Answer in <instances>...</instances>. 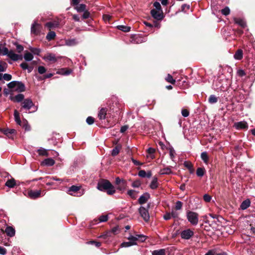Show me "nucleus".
Segmentation results:
<instances>
[{
  "label": "nucleus",
  "instance_id": "obj_20",
  "mask_svg": "<svg viewBox=\"0 0 255 255\" xmlns=\"http://www.w3.org/2000/svg\"><path fill=\"white\" fill-rule=\"evenodd\" d=\"M5 232L7 235L10 237L14 236L15 235V230L11 227H7L5 229Z\"/></svg>",
  "mask_w": 255,
  "mask_h": 255
},
{
  "label": "nucleus",
  "instance_id": "obj_24",
  "mask_svg": "<svg viewBox=\"0 0 255 255\" xmlns=\"http://www.w3.org/2000/svg\"><path fill=\"white\" fill-rule=\"evenodd\" d=\"M78 43V41L76 39H71L66 40L65 44L69 46H73L77 45Z\"/></svg>",
  "mask_w": 255,
  "mask_h": 255
},
{
  "label": "nucleus",
  "instance_id": "obj_58",
  "mask_svg": "<svg viewBox=\"0 0 255 255\" xmlns=\"http://www.w3.org/2000/svg\"><path fill=\"white\" fill-rule=\"evenodd\" d=\"M203 199L205 201H206L207 202H210V201L212 199V197L210 195H209L208 194H205L203 196Z\"/></svg>",
  "mask_w": 255,
  "mask_h": 255
},
{
  "label": "nucleus",
  "instance_id": "obj_61",
  "mask_svg": "<svg viewBox=\"0 0 255 255\" xmlns=\"http://www.w3.org/2000/svg\"><path fill=\"white\" fill-rule=\"evenodd\" d=\"M181 114L184 117H187L189 115L188 111L186 109H183L181 111Z\"/></svg>",
  "mask_w": 255,
  "mask_h": 255
},
{
  "label": "nucleus",
  "instance_id": "obj_36",
  "mask_svg": "<svg viewBox=\"0 0 255 255\" xmlns=\"http://www.w3.org/2000/svg\"><path fill=\"white\" fill-rule=\"evenodd\" d=\"M118 29L124 32H128L130 30V27L129 26H125L123 25H120L117 26Z\"/></svg>",
  "mask_w": 255,
  "mask_h": 255
},
{
  "label": "nucleus",
  "instance_id": "obj_22",
  "mask_svg": "<svg viewBox=\"0 0 255 255\" xmlns=\"http://www.w3.org/2000/svg\"><path fill=\"white\" fill-rule=\"evenodd\" d=\"M150 188L152 189H155L158 186V179L157 177H154L150 184Z\"/></svg>",
  "mask_w": 255,
  "mask_h": 255
},
{
  "label": "nucleus",
  "instance_id": "obj_1",
  "mask_svg": "<svg viewBox=\"0 0 255 255\" xmlns=\"http://www.w3.org/2000/svg\"><path fill=\"white\" fill-rule=\"evenodd\" d=\"M97 188L102 191H106L109 195H113L116 192L114 186L107 180H103L98 183Z\"/></svg>",
  "mask_w": 255,
  "mask_h": 255
},
{
  "label": "nucleus",
  "instance_id": "obj_13",
  "mask_svg": "<svg viewBox=\"0 0 255 255\" xmlns=\"http://www.w3.org/2000/svg\"><path fill=\"white\" fill-rule=\"evenodd\" d=\"M150 198V195L147 193L143 194L138 199V203L140 204L145 203Z\"/></svg>",
  "mask_w": 255,
  "mask_h": 255
},
{
  "label": "nucleus",
  "instance_id": "obj_3",
  "mask_svg": "<svg viewBox=\"0 0 255 255\" xmlns=\"http://www.w3.org/2000/svg\"><path fill=\"white\" fill-rule=\"evenodd\" d=\"M149 204L147 205L146 207L141 206L138 209V211L140 215L146 222H148L149 220L150 216L148 213V209L149 208Z\"/></svg>",
  "mask_w": 255,
  "mask_h": 255
},
{
  "label": "nucleus",
  "instance_id": "obj_28",
  "mask_svg": "<svg viewBox=\"0 0 255 255\" xmlns=\"http://www.w3.org/2000/svg\"><path fill=\"white\" fill-rule=\"evenodd\" d=\"M121 149V146L120 145H118L117 146H116L112 150L111 154H112V156H115L119 154Z\"/></svg>",
  "mask_w": 255,
  "mask_h": 255
},
{
  "label": "nucleus",
  "instance_id": "obj_42",
  "mask_svg": "<svg viewBox=\"0 0 255 255\" xmlns=\"http://www.w3.org/2000/svg\"><path fill=\"white\" fill-rule=\"evenodd\" d=\"M37 152L40 155H43V156H47L48 153L47 150L41 147L40 148L38 149L37 150Z\"/></svg>",
  "mask_w": 255,
  "mask_h": 255
},
{
  "label": "nucleus",
  "instance_id": "obj_17",
  "mask_svg": "<svg viewBox=\"0 0 255 255\" xmlns=\"http://www.w3.org/2000/svg\"><path fill=\"white\" fill-rule=\"evenodd\" d=\"M107 110L106 108H102L98 113V118L100 120H104L106 119Z\"/></svg>",
  "mask_w": 255,
  "mask_h": 255
},
{
  "label": "nucleus",
  "instance_id": "obj_33",
  "mask_svg": "<svg viewBox=\"0 0 255 255\" xmlns=\"http://www.w3.org/2000/svg\"><path fill=\"white\" fill-rule=\"evenodd\" d=\"M201 158L205 163L208 164L209 157L206 152H203L201 153Z\"/></svg>",
  "mask_w": 255,
  "mask_h": 255
},
{
  "label": "nucleus",
  "instance_id": "obj_62",
  "mask_svg": "<svg viewBox=\"0 0 255 255\" xmlns=\"http://www.w3.org/2000/svg\"><path fill=\"white\" fill-rule=\"evenodd\" d=\"M237 75L239 77H243L244 76H245L246 75V73H245V71L243 70L239 69L237 71Z\"/></svg>",
  "mask_w": 255,
  "mask_h": 255
},
{
  "label": "nucleus",
  "instance_id": "obj_4",
  "mask_svg": "<svg viewBox=\"0 0 255 255\" xmlns=\"http://www.w3.org/2000/svg\"><path fill=\"white\" fill-rule=\"evenodd\" d=\"M187 218L192 225L195 226L198 223V215L195 212L188 211L187 212Z\"/></svg>",
  "mask_w": 255,
  "mask_h": 255
},
{
  "label": "nucleus",
  "instance_id": "obj_25",
  "mask_svg": "<svg viewBox=\"0 0 255 255\" xmlns=\"http://www.w3.org/2000/svg\"><path fill=\"white\" fill-rule=\"evenodd\" d=\"M5 185L9 188H13L15 185V181L13 178L8 179L5 182Z\"/></svg>",
  "mask_w": 255,
  "mask_h": 255
},
{
  "label": "nucleus",
  "instance_id": "obj_18",
  "mask_svg": "<svg viewBox=\"0 0 255 255\" xmlns=\"http://www.w3.org/2000/svg\"><path fill=\"white\" fill-rule=\"evenodd\" d=\"M80 189V187L77 186L75 185H72L71 187H70L68 190V193L69 194L73 195L74 194L76 193L78 191H79Z\"/></svg>",
  "mask_w": 255,
  "mask_h": 255
},
{
  "label": "nucleus",
  "instance_id": "obj_52",
  "mask_svg": "<svg viewBox=\"0 0 255 255\" xmlns=\"http://www.w3.org/2000/svg\"><path fill=\"white\" fill-rule=\"evenodd\" d=\"M7 68V64L6 63L0 64V72H4Z\"/></svg>",
  "mask_w": 255,
  "mask_h": 255
},
{
  "label": "nucleus",
  "instance_id": "obj_29",
  "mask_svg": "<svg viewBox=\"0 0 255 255\" xmlns=\"http://www.w3.org/2000/svg\"><path fill=\"white\" fill-rule=\"evenodd\" d=\"M55 36H56L55 32L53 31H50V32H49L47 33V34L46 36V38L47 40L51 41L52 39H53Z\"/></svg>",
  "mask_w": 255,
  "mask_h": 255
},
{
  "label": "nucleus",
  "instance_id": "obj_32",
  "mask_svg": "<svg viewBox=\"0 0 255 255\" xmlns=\"http://www.w3.org/2000/svg\"><path fill=\"white\" fill-rule=\"evenodd\" d=\"M14 117L15 121L17 123V124L20 125L21 122L19 117V113L17 112V110H15L14 111Z\"/></svg>",
  "mask_w": 255,
  "mask_h": 255
},
{
  "label": "nucleus",
  "instance_id": "obj_51",
  "mask_svg": "<svg viewBox=\"0 0 255 255\" xmlns=\"http://www.w3.org/2000/svg\"><path fill=\"white\" fill-rule=\"evenodd\" d=\"M86 122L88 125H91L94 123V119L92 117H88L86 119Z\"/></svg>",
  "mask_w": 255,
  "mask_h": 255
},
{
  "label": "nucleus",
  "instance_id": "obj_41",
  "mask_svg": "<svg viewBox=\"0 0 255 255\" xmlns=\"http://www.w3.org/2000/svg\"><path fill=\"white\" fill-rule=\"evenodd\" d=\"M127 194L132 199H135L137 197L136 192L133 190H129Z\"/></svg>",
  "mask_w": 255,
  "mask_h": 255
},
{
  "label": "nucleus",
  "instance_id": "obj_26",
  "mask_svg": "<svg viewBox=\"0 0 255 255\" xmlns=\"http://www.w3.org/2000/svg\"><path fill=\"white\" fill-rule=\"evenodd\" d=\"M243 53L241 49H238L234 54V57L236 60H241L243 58Z\"/></svg>",
  "mask_w": 255,
  "mask_h": 255
},
{
  "label": "nucleus",
  "instance_id": "obj_47",
  "mask_svg": "<svg viewBox=\"0 0 255 255\" xmlns=\"http://www.w3.org/2000/svg\"><path fill=\"white\" fill-rule=\"evenodd\" d=\"M133 246V244L129 242H125L121 244V247L122 248H127Z\"/></svg>",
  "mask_w": 255,
  "mask_h": 255
},
{
  "label": "nucleus",
  "instance_id": "obj_50",
  "mask_svg": "<svg viewBox=\"0 0 255 255\" xmlns=\"http://www.w3.org/2000/svg\"><path fill=\"white\" fill-rule=\"evenodd\" d=\"M38 72L40 74H43L46 72V69L42 66H40L38 67Z\"/></svg>",
  "mask_w": 255,
  "mask_h": 255
},
{
  "label": "nucleus",
  "instance_id": "obj_39",
  "mask_svg": "<svg viewBox=\"0 0 255 255\" xmlns=\"http://www.w3.org/2000/svg\"><path fill=\"white\" fill-rule=\"evenodd\" d=\"M20 66L24 70L27 69L28 73L31 72L32 70L31 67H28L27 64L24 62L21 63Z\"/></svg>",
  "mask_w": 255,
  "mask_h": 255
},
{
  "label": "nucleus",
  "instance_id": "obj_27",
  "mask_svg": "<svg viewBox=\"0 0 255 255\" xmlns=\"http://www.w3.org/2000/svg\"><path fill=\"white\" fill-rule=\"evenodd\" d=\"M42 163L47 166H52L55 163V161L51 158H48L45 159Z\"/></svg>",
  "mask_w": 255,
  "mask_h": 255
},
{
  "label": "nucleus",
  "instance_id": "obj_23",
  "mask_svg": "<svg viewBox=\"0 0 255 255\" xmlns=\"http://www.w3.org/2000/svg\"><path fill=\"white\" fill-rule=\"evenodd\" d=\"M234 20L236 24H238L242 28H245L246 26V23L244 19L241 18H235Z\"/></svg>",
  "mask_w": 255,
  "mask_h": 255
},
{
  "label": "nucleus",
  "instance_id": "obj_21",
  "mask_svg": "<svg viewBox=\"0 0 255 255\" xmlns=\"http://www.w3.org/2000/svg\"><path fill=\"white\" fill-rule=\"evenodd\" d=\"M71 69H68L66 68H62L57 72V74L63 75H68L72 73Z\"/></svg>",
  "mask_w": 255,
  "mask_h": 255
},
{
  "label": "nucleus",
  "instance_id": "obj_57",
  "mask_svg": "<svg viewBox=\"0 0 255 255\" xmlns=\"http://www.w3.org/2000/svg\"><path fill=\"white\" fill-rule=\"evenodd\" d=\"M146 171L143 170H141L138 172V175L139 176L142 178L146 177Z\"/></svg>",
  "mask_w": 255,
  "mask_h": 255
},
{
  "label": "nucleus",
  "instance_id": "obj_64",
  "mask_svg": "<svg viewBox=\"0 0 255 255\" xmlns=\"http://www.w3.org/2000/svg\"><path fill=\"white\" fill-rule=\"evenodd\" d=\"M112 16L109 14H104L103 16V19L105 21L110 20Z\"/></svg>",
  "mask_w": 255,
  "mask_h": 255
},
{
  "label": "nucleus",
  "instance_id": "obj_7",
  "mask_svg": "<svg viewBox=\"0 0 255 255\" xmlns=\"http://www.w3.org/2000/svg\"><path fill=\"white\" fill-rule=\"evenodd\" d=\"M194 235V232L190 229L183 230L181 233V237L183 239L189 240Z\"/></svg>",
  "mask_w": 255,
  "mask_h": 255
},
{
  "label": "nucleus",
  "instance_id": "obj_8",
  "mask_svg": "<svg viewBox=\"0 0 255 255\" xmlns=\"http://www.w3.org/2000/svg\"><path fill=\"white\" fill-rule=\"evenodd\" d=\"M1 131L8 138H13L16 134V130L14 129L6 128L1 129Z\"/></svg>",
  "mask_w": 255,
  "mask_h": 255
},
{
  "label": "nucleus",
  "instance_id": "obj_43",
  "mask_svg": "<svg viewBox=\"0 0 255 255\" xmlns=\"http://www.w3.org/2000/svg\"><path fill=\"white\" fill-rule=\"evenodd\" d=\"M58 24L57 22H48L45 24V26L49 28H52L57 27Z\"/></svg>",
  "mask_w": 255,
  "mask_h": 255
},
{
  "label": "nucleus",
  "instance_id": "obj_5",
  "mask_svg": "<svg viewBox=\"0 0 255 255\" xmlns=\"http://www.w3.org/2000/svg\"><path fill=\"white\" fill-rule=\"evenodd\" d=\"M128 239L129 241L131 243L133 244V245H136V241L140 239L142 241H143L145 240V236L142 235H136L135 236H133L132 235H130Z\"/></svg>",
  "mask_w": 255,
  "mask_h": 255
},
{
  "label": "nucleus",
  "instance_id": "obj_35",
  "mask_svg": "<svg viewBox=\"0 0 255 255\" xmlns=\"http://www.w3.org/2000/svg\"><path fill=\"white\" fill-rule=\"evenodd\" d=\"M165 250L164 249L155 250L152 253V255H165Z\"/></svg>",
  "mask_w": 255,
  "mask_h": 255
},
{
  "label": "nucleus",
  "instance_id": "obj_31",
  "mask_svg": "<svg viewBox=\"0 0 255 255\" xmlns=\"http://www.w3.org/2000/svg\"><path fill=\"white\" fill-rule=\"evenodd\" d=\"M184 165L189 169L190 173L192 174L194 172V169L193 168V165L191 162L188 161H185L184 163Z\"/></svg>",
  "mask_w": 255,
  "mask_h": 255
},
{
  "label": "nucleus",
  "instance_id": "obj_6",
  "mask_svg": "<svg viewBox=\"0 0 255 255\" xmlns=\"http://www.w3.org/2000/svg\"><path fill=\"white\" fill-rule=\"evenodd\" d=\"M41 25L37 23L36 21H34L31 25V32L32 34L37 35H38L41 31Z\"/></svg>",
  "mask_w": 255,
  "mask_h": 255
},
{
  "label": "nucleus",
  "instance_id": "obj_10",
  "mask_svg": "<svg viewBox=\"0 0 255 255\" xmlns=\"http://www.w3.org/2000/svg\"><path fill=\"white\" fill-rule=\"evenodd\" d=\"M22 108L26 110H30L33 106V103L32 100L30 99H26L24 100L22 103Z\"/></svg>",
  "mask_w": 255,
  "mask_h": 255
},
{
  "label": "nucleus",
  "instance_id": "obj_53",
  "mask_svg": "<svg viewBox=\"0 0 255 255\" xmlns=\"http://www.w3.org/2000/svg\"><path fill=\"white\" fill-rule=\"evenodd\" d=\"M3 78L5 80L8 81L11 80L12 76L10 74L5 73L3 74Z\"/></svg>",
  "mask_w": 255,
  "mask_h": 255
},
{
  "label": "nucleus",
  "instance_id": "obj_63",
  "mask_svg": "<svg viewBox=\"0 0 255 255\" xmlns=\"http://www.w3.org/2000/svg\"><path fill=\"white\" fill-rule=\"evenodd\" d=\"M84 12V13L82 15V17L84 19H87L90 17V12L88 10H85Z\"/></svg>",
  "mask_w": 255,
  "mask_h": 255
},
{
  "label": "nucleus",
  "instance_id": "obj_14",
  "mask_svg": "<svg viewBox=\"0 0 255 255\" xmlns=\"http://www.w3.org/2000/svg\"><path fill=\"white\" fill-rule=\"evenodd\" d=\"M16 85L15 88L14 89L15 91H17L18 92H24L25 90V87L23 83H22L20 81H17V83Z\"/></svg>",
  "mask_w": 255,
  "mask_h": 255
},
{
  "label": "nucleus",
  "instance_id": "obj_40",
  "mask_svg": "<svg viewBox=\"0 0 255 255\" xmlns=\"http://www.w3.org/2000/svg\"><path fill=\"white\" fill-rule=\"evenodd\" d=\"M205 173V169L202 168H198L196 171V174L199 177H202Z\"/></svg>",
  "mask_w": 255,
  "mask_h": 255
},
{
  "label": "nucleus",
  "instance_id": "obj_60",
  "mask_svg": "<svg viewBox=\"0 0 255 255\" xmlns=\"http://www.w3.org/2000/svg\"><path fill=\"white\" fill-rule=\"evenodd\" d=\"M30 50L35 54H39L41 52V50L39 48H32L30 49Z\"/></svg>",
  "mask_w": 255,
  "mask_h": 255
},
{
  "label": "nucleus",
  "instance_id": "obj_44",
  "mask_svg": "<svg viewBox=\"0 0 255 255\" xmlns=\"http://www.w3.org/2000/svg\"><path fill=\"white\" fill-rule=\"evenodd\" d=\"M17 81H13L7 84V87L9 89H13L14 91Z\"/></svg>",
  "mask_w": 255,
  "mask_h": 255
},
{
  "label": "nucleus",
  "instance_id": "obj_55",
  "mask_svg": "<svg viewBox=\"0 0 255 255\" xmlns=\"http://www.w3.org/2000/svg\"><path fill=\"white\" fill-rule=\"evenodd\" d=\"M169 155H170V158L172 160H173V158L175 157V151L173 148H170Z\"/></svg>",
  "mask_w": 255,
  "mask_h": 255
},
{
  "label": "nucleus",
  "instance_id": "obj_38",
  "mask_svg": "<svg viewBox=\"0 0 255 255\" xmlns=\"http://www.w3.org/2000/svg\"><path fill=\"white\" fill-rule=\"evenodd\" d=\"M208 101L210 104H215L217 102L218 99L214 95H211L209 98Z\"/></svg>",
  "mask_w": 255,
  "mask_h": 255
},
{
  "label": "nucleus",
  "instance_id": "obj_16",
  "mask_svg": "<svg viewBox=\"0 0 255 255\" xmlns=\"http://www.w3.org/2000/svg\"><path fill=\"white\" fill-rule=\"evenodd\" d=\"M24 98V96L22 94H18L14 97H11L10 99L14 102L19 103L22 102Z\"/></svg>",
  "mask_w": 255,
  "mask_h": 255
},
{
  "label": "nucleus",
  "instance_id": "obj_56",
  "mask_svg": "<svg viewBox=\"0 0 255 255\" xmlns=\"http://www.w3.org/2000/svg\"><path fill=\"white\" fill-rule=\"evenodd\" d=\"M87 243L89 244L94 245L97 247H99L101 245V243L100 242H96V241H91L88 242Z\"/></svg>",
  "mask_w": 255,
  "mask_h": 255
},
{
  "label": "nucleus",
  "instance_id": "obj_15",
  "mask_svg": "<svg viewBox=\"0 0 255 255\" xmlns=\"http://www.w3.org/2000/svg\"><path fill=\"white\" fill-rule=\"evenodd\" d=\"M43 59L46 61L56 62L57 61V58L55 55L53 53L47 54L46 55L44 56Z\"/></svg>",
  "mask_w": 255,
  "mask_h": 255
},
{
  "label": "nucleus",
  "instance_id": "obj_59",
  "mask_svg": "<svg viewBox=\"0 0 255 255\" xmlns=\"http://www.w3.org/2000/svg\"><path fill=\"white\" fill-rule=\"evenodd\" d=\"M15 45L17 51L18 53H21L23 50V47L21 45L16 44Z\"/></svg>",
  "mask_w": 255,
  "mask_h": 255
},
{
  "label": "nucleus",
  "instance_id": "obj_46",
  "mask_svg": "<svg viewBox=\"0 0 255 255\" xmlns=\"http://www.w3.org/2000/svg\"><path fill=\"white\" fill-rule=\"evenodd\" d=\"M221 12L223 15H228L230 13V9L229 7L226 6L221 10Z\"/></svg>",
  "mask_w": 255,
  "mask_h": 255
},
{
  "label": "nucleus",
  "instance_id": "obj_37",
  "mask_svg": "<svg viewBox=\"0 0 255 255\" xmlns=\"http://www.w3.org/2000/svg\"><path fill=\"white\" fill-rule=\"evenodd\" d=\"M24 58L25 61H30L32 60L33 56L32 54L31 53L29 52H26L24 55Z\"/></svg>",
  "mask_w": 255,
  "mask_h": 255
},
{
  "label": "nucleus",
  "instance_id": "obj_48",
  "mask_svg": "<svg viewBox=\"0 0 255 255\" xmlns=\"http://www.w3.org/2000/svg\"><path fill=\"white\" fill-rule=\"evenodd\" d=\"M183 203L180 201H177L175 204V209L176 210H179L182 209Z\"/></svg>",
  "mask_w": 255,
  "mask_h": 255
},
{
  "label": "nucleus",
  "instance_id": "obj_30",
  "mask_svg": "<svg viewBox=\"0 0 255 255\" xmlns=\"http://www.w3.org/2000/svg\"><path fill=\"white\" fill-rule=\"evenodd\" d=\"M86 5L85 4H78L76 7H75V9L77 11V12H80L84 11L86 10Z\"/></svg>",
  "mask_w": 255,
  "mask_h": 255
},
{
  "label": "nucleus",
  "instance_id": "obj_54",
  "mask_svg": "<svg viewBox=\"0 0 255 255\" xmlns=\"http://www.w3.org/2000/svg\"><path fill=\"white\" fill-rule=\"evenodd\" d=\"M108 217L107 215H102L99 218V221L100 222H104L108 220Z\"/></svg>",
  "mask_w": 255,
  "mask_h": 255
},
{
  "label": "nucleus",
  "instance_id": "obj_34",
  "mask_svg": "<svg viewBox=\"0 0 255 255\" xmlns=\"http://www.w3.org/2000/svg\"><path fill=\"white\" fill-rule=\"evenodd\" d=\"M160 174H170L172 173V171L171 170V168L170 167H166L162 169H161L160 171Z\"/></svg>",
  "mask_w": 255,
  "mask_h": 255
},
{
  "label": "nucleus",
  "instance_id": "obj_19",
  "mask_svg": "<svg viewBox=\"0 0 255 255\" xmlns=\"http://www.w3.org/2000/svg\"><path fill=\"white\" fill-rule=\"evenodd\" d=\"M251 205V201L249 199L244 200L241 204L240 208L244 210L247 209Z\"/></svg>",
  "mask_w": 255,
  "mask_h": 255
},
{
  "label": "nucleus",
  "instance_id": "obj_9",
  "mask_svg": "<svg viewBox=\"0 0 255 255\" xmlns=\"http://www.w3.org/2000/svg\"><path fill=\"white\" fill-rule=\"evenodd\" d=\"M234 127L237 129H247L248 125L245 121H241L234 123Z\"/></svg>",
  "mask_w": 255,
  "mask_h": 255
},
{
  "label": "nucleus",
  "instance_id": "obj_49",
  "mask_svg": "<svg viewBox=\"0 0 255 255\" xmlns=\"http://www.w3.org/2000/svg\"><path fill=\"white\" fill-rule=\"evenodd\" d=\"M126 185V182L125 180H123L122 181V183L119 185L118 189L120 190H124L125 189V186Z\"/></svg>",
  "mask_w": 255,
  "mask_h": 255
},
{
  "label": "nucleus",
  "instance_id": "obj_12",
  "mask_svg": "<svg viewBox=\"0 0 255 255\" xmlns=\"http://www.w3.org/2000/svg\"><path fill=\"white\" fill-rule=\"evenodd\" d=\"M41 191L40 190H30L28 192V197L31 199H36L40 197Z\"/></svg>",
  "mask_w": 255,
  "mask_h": 255
},
{
  "label": "nucleus",
  "instance_id": "obj_45",
  "mask_svg": "<svg viewBox=\"0 0 255 255\" xmlns=\"http://www.w3.org/2000/svg\"><path fill=\"white\" fill-rule=\"evenodd\" d=\"M165 80L169 83L172 84H174L175 83V80H174L172 76L170 75V74H168L167 77H166L165 78Z\"/></svg>",
  "mask_w": 255,
  "mask_h": 255
},
{
  "label": "nucleus",
  "instance_id": "obj_2",
  "mask_svg": "<svg viewBox=\"0 0 255 255\" xmlns=\"http://www.w3.org/2000/svg\"><path fill=\"white\" fill-rule=\"evenodd\" d=\"M3 55H6L12 60L16 61L18 60H21L22 57L21 55H18L14 52L13 50H8L6 47L1 48V53Z\"/></svg>",
  "mask_w": 255,
  "mask_h": 255
},
{
  "label": "nucleus",
  "instance_id": "obj_11",
  "mask_svg": "<svg viewBox=\"0 0 255 255\" xmlns=\"http://www.w3.org/2000/svg\"><path fill=\"white\" fill-rule=\"evenodd\" d=\"M150 13L152 16L155 19L161 20L163 18L162 15L160 12L154 9L151 10Z\"/></svg>",
  "mask_w": 255,
  "mask_h": 255
}]
</instances>
